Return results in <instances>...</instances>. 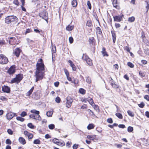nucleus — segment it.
Masks as SVG:
<instances>
[{
  "instance_id": "nucleus-1",
  "label": "nucleus",
  "mask_w": 149,
  "mask_h": 149,
  "mask_svg": "<svg viewBox=\"0 0 149 149\" xmlns=\"http://www.w3.org/2000/svg\"><path fill=\"white\" fill-rule=\"evenodd\" d=\"M40 63H37L36 64V72L35 76L42 79L43 78L44 75V72L42 71L45 70L44 65L42 62V60L40 58L39 60Z\"/></svg>"
},
{
  "instance_id": "nucleus-2",
  "label": "nucleus",
  "mask_w": 149,
  "mask_h": 149,
  "mask_svg": "<svg viewBox=\"0 0 149 149\" xmlns=\"http://www.w3.org/2000/svg\"><path fill=\"white\" fill-rule=\"evenodd\" d=\"M17 18L13 15L7 16L5 18V22L7 24H9L11 22H17Z\"/></svg>"
},
{
  "instance_id": "nucleus-3",
  "label": "nucleus",
  "mask_w": 149,
  "mask_h": 149,
  "mask_svg": "<svg viewBox=\"0 0 149 149\" xmlns=\"http://www.w3.org/2000/svg\"><path fill=\"white\" fill-rule=\"evenodd\" d=\"M23 78L22 74H19L16 75V77L11 81V83H18Z\"/></svg>"
},
{
  "instance_id": "nucleus-4",
  "label": "nucleus",
  "mask_w": 149,
  "mask_h": 149,
  "mask_svg": "<svg viewBox=\"0 0 149 149\" xmlns=\"http://www.w3.org/2000/svg\"><path fill=\"white\" fill-rule=\"evenodd\" d=\"M82 58L89 65L91 66L93 65L91 60L86 54H83Z\"/></svg>"
},
{
  "instance_id": "nucleus-5",
  "label": "nucleus",
  "mask_w": 149,
  "mask_h": 149,
  "mask_svg": "<svg viewBox=\"0 0 149 149\" xmlns=\"http://www.w3.org/2000/svg\"><path fill=\"white\" fill-rule=\"evenodd\" d=\"M39 16L45 19L48 22V13L46 11H43L39 13Z\"/></svg>"
},
{
  "instance_id": "nucleus-6",
  "label": "nucleus",
  "mask_w": 149,
  "mask_h": 149,
  "mask_svg": "<svg viewBox=\"0 0 149 149\" xmlns=\"http://www.w3.org/2000/svg\"><path fill=\"white\" fill-rule=\"evenodd\" d=\"M8 61V58L2 54H0V63L2 64H6Z\"/></svg>"
},
{
  "instance_id": "nucleus-7",
  "label": "nucleus",
  "mask_w": 149,
  "mask_h": 149,
  "mask_svg": "<svg viewBox=\"0 0 149 149\" xmlns=\"http://www.w3.org/2000/svg\"><path fill=\"white\" fill-rule=\"evenodd\" d=\"M8 42L11 45H15L16 44H18V43H16L17 40L14 37H11L8 38Z\"/></svg>"
},
{
  "instance_id": "nucleus-8",
  "label": "nucleus",
  "mask_w": 149,
  "mask_h": 149,
  "mask_svg": "<svg viewBox=\"0 0 149 149\" xmlns=\"http://www.w3.org/2000/svg\"><path fill=\"white\" fill-rule=\"evenodd\" d=\"M73 102V100L70 97H67V102H66V107L69 108L71 106L72 103Z\"/></svg>"
},
{
  "instance_id": "nucleus-9",
  "label": "nucleus",
  "mask_w": 149,
  "mask_h": 149,
  "mask_svg": "<svg viewBox=\"0 0 149 149\" xmlns=\"http://www.w3.org/2000/svg\"><path fill=\"white\" fill-rule=\"evenodd\" d=\"M15 113L12 112H10L8 113L6 116L8 119L10 120L12 118L15 116Z\"/></svg>"
},
{
  "instance_id": "nucleus-10",
  "label": "nucleus",
  "mask_w": 149,
  "mask_h": 149,
  "mask_svg": "<svg viewBox=\"0 0 149 149\" xmlns=\"http://www.w3.org/2000/svg\"><path fill=\"white\" fill-rule=\"evenodd\" d=\"M113 4L114 7L116 9H119L120 7L119 6V2L118 0H113Z\"/></svg>"
},
{
  "instance_id": "nucleus-11",
  "label": "nucleus",
  "mask_w": 149,
  "mask_h": 149,
  "mask_svg": "<svg viewBox=\"0 0 149 149\" xmlns=\"http://www.w3.org/2000/svg\"><path fill=\"white\" fill-rule=\"evenodd\" d=\"M8 42V39L6 38H5L0 39V45L2 46L5 45Z\"/></svg>"
},
{
  "instance_id": "nucleus-12",
  "label": "nucleus",
  "mask_w": 149,
  "mask_h": 149,
  "mask_svg": "<svg viewBox=\"0 0 149 149\" xmlns=\"http://www.w3.org/2000/svg\"><path fill=\"white\" fill-rule=\"evenodd\" d=\"M122 16H123V15L122 16H115L113 17L114 21L116 22H120L122 20Z\"/></svg>"
},
{
  "instance_id": "nucleus-13",
  "label": "nucleus",
  "mask_w": 149,
  "mask_h": 149,
  "mask_svg": "<svg viewBox=\"0 0 149 149\" xmlns=\"http://www.w3.org/2000/svg\"><path fill=\"white\" fill-rule=\"evenodd\" d=\"M15 72V70L13 66H11L8 70V72L10 74H14Z\"/></svg>"
},
{
  "instance_id": "nucleus-14",
  "label": "nucleus",
  "mask_w": 149,
  "mask_h": 149,
  "mask_svg": "<svg viewBox=\"0 0 149 149\" xmlns=\"http://www.w3.org/2000/svg\"><path fill=\"white\" fill-rule=\"evenodd\" d=\"M2 91L4 92L9 93L10 92V88L7 86H5L2 87Z\"/></svg>"
},
{
  "instance_id": "nucleus-15",
  "label": "nucleus",
  "mask_w": 149,
  "mask_h": 149,
  "mask_svg": "<svg viewBox=\"0 0 149 149\" xmlns=\"http://www.w3.org/2000/svg\"><path fill=\"white\" fill-rule=\"evenodd\" d=\"M24 134L25 135L27 136L28 138L29 139H31L33 137V135L31 134L28 131H25L24 132Z\"/></svg>"
},
{
  "instance_id": "nucleus-16",
  "label": "nucleus",
  "mask_w": 149,
  "mask_h": 149,
  "mask_svg": "<svg viewBox=\"0 0 149 149\" xmlns=\"http://www.w3.org/2000/svg\"><path fill=\"white\" fill-rule=\"evenodd\" d=\"M21 50L19 48H17L15 50L14 53L15 54L16 56L17 57H18L19 56V54L20 53Z\"/></svg>"
},
{
  "instance_id": "nucleus-17",
  "label": "nucleus",
  "mask_w": 149,
  "mask_h": 149,
  "mask_svg": "<svg viewBox=\"0 0 149 149\" xmlns=\"http://www.w3.org/2000/svg\"><path fill=\"white\" fill-rule=\"evenodd\" d=\"M19 142L23 145L25 144L26 143V142L24 139L22 137H19Z\"/></svg>"
},
{
  "instance_id": "nucleus-18",
  "label": "nucleus",
  "mask_w": 149,
  "mask_h": 149,
  "mask_svg": "<svg viewBox=\"0 0 149 149\" xmlns=\"http://www.w3.org/2000/svg\"><path fill=\"white\" fill-rule=\"evenodd\" d=\"M32 97L36 100H38L40 98L39 96L38 95V94L35 92L33 93Z\"/></svg>"
},
{
  "instance_id": "nucleus-19",
  "label": "nucleus",
  "mask_w": 149,
  "mask_h": 149,
  "mask_svg": "<svg viewBox=\"0 0 149 149\" xmlns=\"http://www.w3.org/2000/svg\"><path fill=\"white\" fill-rule=\"evenodd\" d=\"M111 33L113 38V40L114 43L115 42L116 40V34L114 31H111Z\"/></svg>"
},
{
  "instance_id": "nucleus-20",
  "label": "nucleus",
  "mask_w": 149,
  "mask_h": 149,
  "mask_svg": "<svg viewBox=\"0 0 149 149\" xmlns=\"http://www.w3.org/2000/svg\"><path fill=\"white\" fill-rule=\"evenodd\" d=\"M102 53L104 56H108L107 52L105 51V49L104 47L102 48Z\"/></svg>"
},
{
  "instance_id": "nucleus-21",
  "label": "nucleus",
  "mask_w": 149,
  "mask_h": 149,
  "mask_svg": "<svg viewBox=\"0 0 149 149\" xmlns=\"http://www.w3.org/2000/svg\"><path fill=\"white\" fill-rule=\"evenodd\" d=\"M33 89H34V87H33L28 92H27L26 93V95L27 96H29L32 93Z\"/></svg>"
},
{
  "instance_id": "nucleus-22",
  "label": "nucleus",
  "mask_w": 149,
  "mask_h": 149,
  "mask_svg": "<svg viewBox=\"0 0 149 149\" xmlns=\"http://www.w3.org/2000/svg\"><path fill=\"white\" fill-rule=\"evenodd\" d=\"M145 35L144 33H142V35H141V38L143 39V42H145L146 41H148L147 42H146V44L147 45H149V42H148V41L147 40H145L144 39V38H145Z\"/></svg>"
},
{
  "instance_id": "nucleus-23",
  "label": "nucleus",
  "mask_w": 149,
  "mask_h": 149,
  "mask_svg": "<svg viewBox=\"0 0 149 149\" xmlns=\"http://www.w3.org/2000/svg\"><path fill=\"white\" fill-rule=\"evenodd\" d=\"M35 119L38 120L39 121L41 120V118L39 115V114H35Z\"/></svg>"
},
{
  "instance_id": "nucleus-24",
  "label": "nucleus",
  "mask_w": 149,
  "mask_h": 149,
  "mask_svg": "<svg viewBox=\"0 0 149 149\" xmlns=\"http://www.w3.org/2000/svg\"><path fill=\"white\" fill-rule=\"evenodd\" d=\"M74 26H73L68 25L66 27V29L69 31H70L72 30Z\"/></svg>"
},
{
  "instance_id": "nucleus-25",
  "label": "nucleus",
  "mask_w": 149,
  "mask_h": 149,
  "mask_svg": "<svg viewBox=\"0 0 149 149\" xmlns=\"http://www.w3.org/2000/svg\"><path fill=\"white\" fill-rule=\"evenodd\" d=\"M72 4L73 7H76L77 4V0H73L72 2Z\"/></svg>"
},
{
  "instance_id": "nucleus-26",
  "label": "nucleus",
  "mask_w": 149,
  "mask_h": 149,
  "mask_svg": "<svg viewBox=\"0 0 149 149\" xmlns=\"http://www.w3.org/2000/svg\"><path fill=\"white\" fill-rule=\"evenodd\" d=\"M86 25L89 27L91 26H92V23L91 21V20L88 21L86 24Z\"/></svg>"
},
{
  "instance_id": "nucleus-27",
  "label": "nucleus",
  "mask_w": 149,
  "mask_h": 149,
  "mask_svg": "<svg viewBox=\"0 0 149 149\" xmlns=\"http://www.w3.org/2000/svg\"><path fill=\"white\" fill-rule=\"evenodd\" d=\"M30 111L32 113H35V114H39L40 113V112L39 111L36 110L35 109L31 110Z\"/></svg>"
},
{
  "instance_id": "nucleus-28",
  "label": "nucleus",
  "mask_w": 149,
  "mask_h": 149,
  "mask_svg": "<svg viewBox=\"0 0 149 149\" xmlns=\"http://www.w3.org/2000/svg\"><path fill=\"white\" fill-rule=\"evenodd\" d=\"M95 136H91L88 135L87 136V138L89 139L93 140L95 139Z\"/></svg>"
},
{
  "instance_id": "nucleus-29",
  "label": "nucleus",
  "mask_w": 149,
  "mask_h": 149,
  "mask_svg": "<svg viewBox=\"0 0 149 149\" xmlns=\"http://www.w3.org/2000/svg\"><path fill=\"white\" fill-rule=\"evenodd\" d=\"M79 91L80 93L82 94H84L86 93L85 90L84 89L82 88H80L79 90Z\"/></svg>"
},
{
  "instance_id": "nucleus-30",
  "label": "nucleus",
  "mask_w": 149,
  "mask_h": 149,
  "mask_svg": "<svg viewBox=\"0 0 149 149\" xmlns=\"http://www.w3.org/2000/svg\"><path fill=\"white\" fill-rule=\"evenodd\" d=\"M127 113H128V115L132 117H134V113L132 112V111H130V110H128L127 111Z\"/></svg>"
},
{
  "instance_id": "nucleus-31",
  "label": "nucleus",
  "mask_w": 149,
  "mask_h": 149,
  "mask_svg": "<svg viewBox=\"0 0 149 149\" xmlns=\"http://www.w3.org/2000/svg\"><path fill=\"white\" fill-rule=\"evenodd\" d=\"M145 2L146 3V12H147L149 8V1H145Z\"/></svg>"
},
{
  "instance_id": "nucleus-32",
  "label": "nucleus",
  "mask_w": 149,
  "mask_h": 149,
  "mask_svg": "<svg viewBox=\"0 0 149 149\" xmlns=\"http://www.w3.org/2000/svg\"><path fill=\"white\" fill-rule=\"evenodd\" d=\"M116 115L119 119H122L123 118V116L120 113H116Z\"/></svg>"
},
{
  "instance_id": "nucleus-33",
  "label": "nucleus",
  "mask_w": 149,
  "mask_h": 149,
  "mask_svg": "<svg viewBox=\"0 0 149 149\" xmlns=\"http://www.w3.org/2000/svg\"><path fill=\"white\" fill-rule=\"evenodd\" d=\"M96 29L97 30V33L99 34H101L102 33L101 30L99 27H97Z\"/></svg>"
},
{
  "instance_id": "nucleus-34",
  "label": "nucleus",
  "mask_w": 149,
  "mask_h": 149,
  "mask_svg": "<svg viewBox=\"0 0 149 149\" xmlns=\"http://www.w3.org/2000/svg\"><path fill=\"white\" fill-rule=\"evenodd\" d=\"M94 126L92 124H89L87 126V129L88 130H91V129L93 128Z\"/></svg>"
},
{
  "instance_id": "nucleus-35",
  "label": "nucleus",
  "mask_w": 149,
  "mask_h": 149,
  "mask_svg": "<svg viewBox=\"0 0 149 149\" xmlns=\"http://www.w3.org/2000/svg\"><path fill=\"white\" fill-rule=\"evenodd\" d=\"M33 143L35 144H39L40 143V141L39 139H36L34 140Z\"/></svg>"
},
{
  "instance_id": "nucleus-36",
  "label": "nucleus",
  "mask_w": 149,
  "mask_h": 149,
  "mask_svg": "<svg viewBox=\"0 0 149 149\" xmlns=\"http://www.w3.org/2000/svg\"><path fill=\"white\" fill-rule=\"evenodd\" d=\"M135 18L134 17H129L128 18V21L131 22H132L134 21L135 20Z\"/></svg>"
},
{
  "instance_id": "nucleus-37",
  "label": "nucleus",
  "mask_w": 149,
  "mask_h": 149,
  "mask_svg": "<svg viewBox=\"0 0 149 149\" xmlns=\"http://www.w3.org/2000/svg\"><path fill=\"white\" fill-rule=\"evenodd\" d=\"M53 114V112L52 111H48L46 113V115L48 117H51Z\"/></svg>"
},
{
  "instance_id": "nucleus-38",
  "label": "nucleus",
  "mask_w": 149,
  "mask_h": 149,
  "mask_svg": "<svg viewBox=\"0 0 149 149\" xmlns=\"http://www.w3.org/2000/svg\"><path fill=\"white\" fill-rule=\"evenodd\" d=\"M133 130V128L131 126H129L127 128V131L129 132H132Z\"/></svg>"
},
{
  "instance_id": "nucleus-39",
  "label": "nucleus",
  "mask_w": 149,
  "mask_h": 149,
  "mask_svg": "<svg viewBox=\"0 0 149 149\" xmlns=\"http://www.w3.org/2000/svg\"><path fill=\"white\" fill-rule=\"evenodd\" d=\"M49 128L51 130L53 129L55 127V125L54 124H51L48 125Z\"/></svg>"
},
{
  "instance_id": "nucleus-40",
  "label": "nucleus",
  "mask_w": 149,
  "mask_h": 149,
  "mask_svg": "<svg viewBox=\"0 0 149 149\" xmlns=\"http://www.w3.org/2000/svg\"><path fill=\"white\" fill-rule=\"evenodd\" d=\"M17 120L20 121L21 122H23L24 120V119L21 117H17L16 118Z\"/></svg>"
},
{
  "instance_id": "nucleus-41",
  "label": "nucleus",
  "mask_w": 149,
  "mask_h": 149,
  "mask_svg": "<svg viewBox=\"0 0 149 149\" xmlns=\"http://www.w3.org/2000/svg\"><path fill=\"white\" fill-rule=\"evenodd\" d=\"M127 65L131 68H133L134 66V65L130 62H128Z\"/></svg>"
},
{
  "instance_id": "nucleus-42",
  "label": "nucleus",
  "mask_w": 149,
  "mask_h": 149,
  "mask_svg": "<svg viewBox=\"0 0 149 149\" xmlns=\"http://www.w3.org/2000/svg\"><path fill=\"white\" fill-rule=\"evenodd\" d=\"M55 101L57 103H59L60 102L61 99L58 97H57L55 99Z\"/></svg>"
},
{
  "instance_id": "nucleus-43",
  "label": "nucleus",
  "mask_w": 149,
  "mask_h": 149,
  "mask_svg": "<svg viewBox=\"0 0 149 149\" xmlns=\"http://www.w3.org/2000/svg\"><path fill=\"white\" fill-rule=\"evenodd\" d=\"M13 3L17 6H18L19 5V2L18 1V0H14Z\"/></svg>"
},
{
  "instance_id": "nucleus-44",
  "label": "nucleus",
  "mask_w": 149,
  "mask_h": 149,
  "mask_svg": "<svg viewBox=\"0 0 149 149\" xmlns=\"http://www.w3.org/2000/svg\"><path fill=\"white\" fill-rule=\"evenodd\" d=\"M86 81L88 83H90L91 82V78L89 77H87L86 79Z\"/></svg>"
},
{
  "instance_id": "nucleus-45",
  "label": "nucleus",
  "mask_w": 149,
  "mask_h": 149,
  "mask_svg": "<svg viewBox=\"0 0 149 149\" xmlns=\"http://www.w3.org/2000/svg\"><path fill=\"white\" fill-rule=\"evenodd\" d=\"M139 106L141 108H143L145 106L144 103L143 102H141L140 104H138Z\"/></svg>"
},
{
  "instance_id": "nucleus-46",
  "label": "nucleus",
  "mask_w": 149,
  "mask_h": 149,
  "mask_svg": "<svg viewBox=\"0 0 149 149\" xmlns=\"http://www.w3.org/2000/svg\"><path fill=\"white\" fill-rule=\"evenodd\" d=\"M27 125L29 127L33 129L34 128V125L31 123H28Z\"/></svg>"
},
{
  "instance_id": "nucleus-47",
  "label": "nucleus",
  "mask_w": 149,
  "mask_h": 149,
  "mask_svg": "<svg viewBox=\"0 0 149 149\" xmlns=\"http://www.w3.org/2000/svg\"><path fill=\"white\" fill-rule=\"evenodd\" d=\"M111 85L112 86V87L114 88H117L118 87V85H117L116 84H115L114 83H113V84H112Z\"/></svg>"
},
{
  "instance_id": "nucleus-48",
  "label": "nucleus",
  "mask_w": 149,
  "mask_h": 149,
  "mask_svg": "<svg viewBox=\"0 0 149 149\" xmlns=\"http://www.w3.org/2000/svg\"><path fill=\"white\" fill-rule=\"evenodd\" d=\"M57 145L60 146H63L65 145V143L64 142H59L57 144Z\"/></svg>"
},
{
  "instance_id": "nucleus-49",
  "label": "nucleus",
  "mask_w": 149,
  "mask_h": 149,
  "mask_svg": "<svg viewBox=\"0 0 149 149\" xmlns=\"http://www.w3.org/2000/svg\"><path fill=\"white\" fill-rule=\"evenodd\" d=\"M145 53L147 55L149 56V50L148 49H145L144 51Z\"/></svg>"
},
{
  "instance_id": "nucleus-50",
  "label": "nucleus",
  "mask_w": 149,
  "mask_h": 149,
  "mask_svg": "<svg viewBox=\"0 0 149 149\" xmlns=\"http://www.w3.org/2000/svg\"><path fill=\"white\" fill-rule=\"evenodd\" d=\"M6 143L8 144H11V141L9 139H7L6 141Z\"/></svg>"
},
{
  "instance_id": "nucleus-51",
  "label": "nucleus",
  "mask_w": 149,
  "mask_h": 149,
  "mask_svg": "<svg viewBox=\"0 0 149 149\" xmlns=\"http://www.w3.org/2000/svg\"><path fill=\"white\" fill-rule=\"evenodd\" d=\"M64 70L66 76H69V72L66 69H64Z\"/></svg>"
},
{
  "instance_id": "nucleus-52",
  "label": "nucleus",
  "mask_w": 149,
  "mask_h": 149,
  "mask_svg": "<svg viewBox=\"0 0 149 149\" xmlns=\"http://www.w3.org/2000/svg\"><path fill=\"white\" fill-rule=\"evenodd\" d=\"M87 4L88 6V8L91 9V6L90 1H88Z\"/></svg>"
},
{
  "instance_id": "nucleus-53",
  "label": "nucleus",
  "mask_w": 149,
  "mask_h": 149,
  "mask_svg": "<svg viewBox=\"0 0 149 149\" xmlns=\"http://www.w3.org/2000/svg\"><path fill=\"white\" fill-rule=\"evenodd\" d=\"M52 52L54 53H55L56 52V46H52Z\"/></svg>"
},
{
  "instance_id": "nucleus-54",
  "label": "nucleus",
  "mask_w": 149,
  "mask_h": 149,
  "mask_svg": "<svg viewBox=\"0 0 149 149\" xmlns=\"http://www.w3.org/2000/svg\"><path fill=\"white\" fill-rule=\"evenodd\" d=\"M109 81L111 85L114 83V81L111 77L109 78Z\"/></svg>"
},
{
  "instance_id": "nucleus-55",
  "label": "nucleus",
  "mask_w": 149,
  "mask_h": 149,
  "mask_svg": "<svg viewBox=\"0 0 149 149\" xmlns=\"http://www.w3.org/2000/svg\"><path fill=\"white\" fill-rule=\"evenodd\" d=\"M27 115L25 111L22 112L20 114L22 117H24Z\"/></svg>"
},
{
  "instance_id": "nucleus-56",
  "label": "nucleus",
  "mask_w": 149,
  "mask_h": 149,
  "mask_svg": "<svg viewBox=\"0 0 149 149\" xmlns=\"http://www.w3.org/2000/svg\"><path fill=\"white\" fill-rule=\"evenodd\" d=\"M107 121L108 123H113V120L111 118H108L107 120Z\"/></svg>"
},
{
  "instance_id": "nucleus-57",
  "label": "nucleus",
  "mask_w": 149,
  "mask_h": 149,
  "mask_svg": "<svg viewBox=\"0 0 149 149\" xmlns=\"http://www.w3.org/2000/svg\"><path fill=\"white\" fill-rule=\"evenodd\" d=\"M69 41L70 43H72L73 42V39L72 37H70L69 38Z\"/></svg>"
},
{
  "instance_id": "nucleus-58",
  "label": "nucleus",
  "mask_w": 149,
  "mask_h": 149,
  "mask_svg": "<svg viewBox=\"0 0 149 149\" xmlns=\"http://www.w3.org/2000/svg\"><path fill=\"white\" fill-rule=\"evenodd\" d=\"M139 74L141 76V77H144L145 76L144 73L141 71L139 72Z\"/></svg>"
},
{
  "instance_id": "nucleus-59",
  "label": "nucleus",
  "mask_w": 149,
  "mask_h": 149,
  "mask_svg": "<svg viewBox=\"0 0 149 149\" xmlns=\"http://www.w3.org/2000/svg\"><path fill=\"white\" fill-rule=\"evenodd\" d=\"M7 132L10 135H12L13 134V132L12 130L10 129H8L7 130Z\"/></svg>"
},
{
  "instance_id": "nucleus-60",
  "label": "nucleus",
  "mask_w": 149,
  "mask_h": 149,
  "mask_svg": "<svg viewBox=\"0 0 149 149\" xmlns=\"http://www.w3.org/2000/svg\"><path fill=\"white\" fill-rule=\"evenodd\" d=\"M144 98L147 100L148 101H149V95H146L144 97Z\"/></svg>"
},
{
  "instance_id": "nucleus-61",
  "label": "nucleus",
  "mask_w": 149,
  "mask_h": 149,
  "mask_svg": "<svg viewBox=\"0 0 149 149\" xmlns=\"http://www.w3.org/2000/svg\"><path fill=\"white\" fill-rule=\"evenodd\" d=\"M72 68V70L74 71H75L76 70V68L74 65L73 64L72 65L70 66Z\"/></svg>"
},
{
  "instance_id": "nucleus-62",
  "label": "nucleus",
  "mask_w": 149,
  "mask_h": 149,
  "mask_svg": "<svg viewBox=\"0 0 149 149\" xmlns=\"http://www.w3.org/2000/svg\"><path fill=\"white\" fill-rule=\"evenodd\" d=\"M26 40L28 43H31L33 42V40H30V39L28 38H27L26 39Z\"/></svg>"
},
{
  "instance_id": "nucleus-63",
  "label": "nucleus",
  "mask_w": 149,
  "mask_h": 149,
  "mask_svg": "<svg viewBox=\"0 0 149 149\" xmlns=\"http://www.w3.org/2000/svg\"><path fill=\"white\" fill-rule=\"evenodd\" d=\"M0 99L2 100H7V99L5 97L1 96L0 97Z\"/></svg>"
},
{
  "instance_id": "nucleus-64",
  "label": "nucleus",
  "mask_w": 149,
  "mask_h": 149,
  "mask_svg": "<svg viewBox=\"0 0 149 149\" xmlns=\"http://www.w3.org/2000/svg\"><path fill=\"white\" fill-rule=\"evenodd\" d=\"M78 145L74 144L73 145V149H77L78 147Z\"/></svg>"
}]
</instances>
